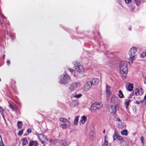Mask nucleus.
Wrapping results in <instances>:
<instances>
[{
  "label": "nucleus",
  "instance_id": "ddd939ff",
  "mask_svg": "<svg viewBox=\"0 0 146 146\" xmlns=\"http://www.w3.org/2000/svg\"><path fill=\"white\" fill-rule=\"evenodd\" d=\"M136 51L137 49L136 48L133 47L130 49L129 52V54H130V55L131 54L135 55V54L136 53Z\"/></svg>",
  "mask_w": 146,
  "mask_h": 146
},
{
  "label": "nucleus",
  "instance_id": "bb28decb",
  "mask_svg": "<svg viewBox=\"0 0 146 146\" xmlns=\"http://www.w3.org/2000/svg\"><path fill=\"white\" fill-rule=\"evenodd\" d=\"M82 96L81 94H80L76 95H72V97L76 98H79Z\"/></svg>",
  "mask_w": 146,
  "mask_h": 146
},
{
  "label": "nucleus",
  "instance_id": "7c9ffc66",
  "mask_svg": "<svg viewBox=\"0 0 146 146\" xmlns=\"http://www.w3.org/2000/svg\"><path fill=\"white\" fill-rule=\"evenodd\" d=\"M135 1L136 5H139L140 3V0H135Z\"/></svg>",
  "mask_w": 146,
  "mask_h": 146
},
{
  "label": "nucleus",
  "instance_id": "b1692460",
  "mask_svg": "<svg viewBox=\"0 0 146 146\" xmlns=\"http://www.w3.org/2000/svg\"><path fill=\"white\" fill-rule=\"evenodd\" d=\"M79 117L78 116H76L75 119L74 121V124L75 125H76L78 124V121L79 119Z\"/></svg>",
  "mask_w": 146,
  "mask_h": 146
},
{
  "label": "nucleus",
  "instance_id": "f3484780",
  "mask_svg": "<svg viewBox=\"0 0 146 146\" xmlns=\"http://www.w3.org/2000/svg\"><path fill=\"white\" fill-rule=\"evenodd\" d=\"M21 141L22 142V144L23 146L26 145L28 143V141L26 137H24L22 138Z\"/></svg>",
  "mask_w": 146,
  "mask_h": 146
},
{
  "label": "nucleus",
  "instance_id": "f257e3e1",
  "mask_svg": "<svg viewBox=\"0 0 146 146\" xmlns=\"http://www.w3.org/2000/svg\"><path fill=\"white\" fill-rule=\"evenodd\" d=\"M119 72L123 79H125L128 72L127 63L126 62L124 61H121L119 65Z\"/></svg>",
  "mask_w": 146,
  "mask_h": 146
},
{
  "label": "nucleus",
  "instance_id": "6ab92c4d",
  "mask_svg": "<svg viewBox=\"0 0 146 146\" xmlns=\"http://www.w3.org/2000/svg\"><path fill=\"white\" fill-rule=\"evenodd\" d=\"M129 60L131 62V63H133V61L135 60V58L136 56V55H132L131 54H129Z\"/></svg>",
  "mask_w": 146,
  "mask_h": 146
},
{
  "label": "nucleus",
  "instance_id": "de8ad7c7",
  "mask_svg": "<svg viewBox=\"0 0 146 146\" xmlns=\"http://www.w3.org/2000/svg\"><path fill=\"white\" fill-rule=\"evenodd\" d=\"M105 129H104V130H103V133H105Z\"/></svg>",
  "mask_w": 146,
  "mask_h": 146
},
{
  "label": "nucleus",
  "instance_id": "37998d69",
  "mask_svg": "<svg viewBox=\"0 0 146 146\" xmlns=\"http://www.w3.org/2000/svg\"><path fill=\"white\" fill-rule=\"evenodd\" d=\"M7 63L8 65H9L10 63V62L9 60L7 61Z\"/></svg>",
  "mask_w": 146,
  "mask_h": 146
},
{
  "label": "nucleus",
  "instance_id": "473e14b6",
  "mask_svg": "<svg viewBox=\"0 0 146 146\" xmlns=\"http://www.w3.org/2000/svg\"><path fill=\"white\" fill-rule=\"evenodd\" d=\"M9 103V108L10 109H12L13 111H14V108L13 106L11 104H10V103Z\"/></svg>",
  "mask_w": 146,
  "mask_h": 146
},
{
  "label": "nucleus",
  "instance_id": "864d4df0",
  "mask_svg": "<svg viewBox=\"0 0 146 146\" xmlns=\"http://www.w3.org/2000/svg\"><path fill=\"white\" fill-rule=\"evenodd\" d=\"M145 104L146 105V102H145Z\"/></svg>",
  "mask_w": 146,
  "mask_h": 146
},
{
  "label": "nucleus",
  "instance_id": "20e7f679",
  "mask_svg": "<svg viewBox=\"0 0 146 146\" xmlns=\"http://www.w3.org/2000/svg\"><path fill=\"white\" fill-rule=\"evenodd\" d=\"M120 103V100L116 96L113 95L111 100V104H115L118 105Z\"/></svg>",
  "mask_w": 146,
  "mask_h": 146
},
{
  "label": "nucleus",
  "instance_id": "9b49d317",
  "mask_svg": "<svg viewBox=\"0 0 146 146\" xmlns=\"http://www.w3.org/2000/svg\"><path fill=\"white\" fill-rule=\"evenodd\" d=\"M111 106L109 109V111L111 113H115L116 111V107L118 106L115 104H110Z\"/></svg>",
  "mask_w": 146,
  "mask_h": 146
},
{
  "label": "nucleus",
  "instance_id": "f704fd0d",
  "mask_svg": "<svg viewBox=\"0 0 146 146\" xmlns=\"http://www.w3.org/2000/svg\"><path fill=\"white\" fill-rule=\"evenodd\" d=\"M0 112L1 114L2 115V114L3 113V110L2 108L0 106Z\"/></svg>",
  "mask_w": 146,
  "mask_h": 146
},
{
  "label": "nucleus",
  "instance_id": "dca6fc26",
  "mask_svg": "<svg viewBox=\"0 0 146 146\" xmlns=\"http://www.w3.org/2000/svg\"><path fill=\"white\" fill-rule=\"evenodd\" d=\"M133 85L132 84L130 83L128 84L127 87L126 88V89L127 91H131L133 90Z\"/></svg>",
  "mask_w": 146,
  "mask_h": 146
},
{
  "label": "nucleus",
  "instance_id": "cd10ccee",
  "mask_svg": "<svg viewBox=\"0 0 146 146\" xmlns=\"http://www.w3.org/2000/svg\"><path fill=\"white\" fill-rule=\"evenodd\" d=\"M28 146H37V144L34 141H31L29 143Z\"/></svg>",
  "mask_w": 146,
  "mask_h": 146
},
{
  "label": "nucleus",
  "instance_id": "39448f33",
  "mask_svg": "<svg viewBox=\"0 0 146 146\" xmlns=\"http://www.w3.org/2000/svg\"><path fill=\"white\" fill-rule=\"evenodd\" d=\"M80 85V83L79 82H74L71 83L69 86L68 89L70 92L74 91L79 85Z\"/></svg>",
  "mask_w": 146,
  "mask_h": 146
},
{
  "label": "nucleus",
  "instance_id": "ea45409f",
  "mask_svg": "<svg viewBox=\"0 0 146 146\" xmlns=\"http://www.w3.org/2000/svg\"><path fill=\"white\" fill-rule=\"evenodd\" d=\"M143 102V101H141V102H140L138 101H136V103L137 104H140V102Z\"/></svg>",
  "mask_w": 146,
  "mask_h": 146
},
{
  "label": "nucleus",
  "instance_id": "09e8293b",
  "mask_svg": "<svg viewBox=\"0 0 146 146\" xmlns=\"http://www.w3.org/2000/svg\"><path fill=\"white\" fill-rule=\"evenodd\" d=\"M144 99H146V94L145 96L144 97Z\"/></svg>",
  "mask_w": 146,
  "mask_h": 146
},
{
  "label": "nucleus",
  "instance_id": "4c0bfd02",
  "mask_svg": "<svg viewBox=\"0 0 146 146\" xmlns=\"http://www.w3.org/2000/svg\"><path fill=\"white\" fill-rule=\"evenodd\" d=\"M68 70L71 73H72L74 71V70L73 69L71 68H69L68 69Z\"/></svg>",
  "mask_w": 146,
  "mask_h": 146
},
{
  "label": "nucleus",
  "instance_id": "603ef678",
  "mask_svg": "<svg viewBox=\"0 0 146 146\" xmlns=\"http://www.w3.org/2000/svg\"><path fill=\"white\" fill-rule=\"evenodd\" d=\"M1 81V79L0 78V82Z\"/></svg>",
  "mask_w": 146,
  "mask_h": 146
},
{
  "label": "nucleus",
  "instance_id": "a19ab883",
  "mask_svg": "<svg viewBox=\"0 0 146 146\" xmlns=\"http://www.w3.org/2000/svg\"><path fill=\"white\" fill-rule=\"evenodd\" d=\"M134 94V93L133 92H132V93L130 95V96H129V98H131L132 96H133V95Z\"/></svg>",
  "mask_w": 146,
  "mask_h": 146
},
{
  "label": "nucleus",
  "instance_id": "5701e85b",
  "mask_svg": "<svg viewBox=\"0 0 146 146\" xmlns=\"http://www.w3.org/2000/svg\"><path fill=\"white\" fill-rule=\"evenodd\" d=\"M72 104L74 106H77L79 104V101L78 100H73L72 102Z\"/></svg>",
  "mask_w": 146,
  "mask_h": 146
},
{
  "label": "nucleus",
  "instance_id": "49530a36",
  "mask_svg": "<svg viewBox=\"0 0 146 146\" xmlns=\"http://www.w3.org/2000/svg\"><path fill=\"white\" fill-rule=\"evenodd\" d=\"M27 131L28 132H31V130L30 129H28L27 130Z\"/></svg>",
  "mask_w": 146,
  "mask_h": 146
},
{
  "label": "nucleus",
  "instance_id": "a878e982",
  "mask_svg": "<svg viewBox=\"0 0 146 146\" xmlns=\"http://www.w3.org/2000/svg\"><path fill=\"white\" fill-rule=\"evenodd\" d=\"M23 125L22 122L21 121H18L17 122V126L19 129H21Z\"/></svg>",
  "mask_w": 146,
  "mask_h": 146
},
{
  "label": "nucleus",
  "instance_id": "6e6552de",
  "mask_svg": "<svg viewBox=\"0 0 146 146\" xmlns=\"http://www.w3.org/2000/svg\"><path fill=\"white\" fill-rule=\"evenodd\" d=\"M38 137L41 141L42 144L47 141V139L46 137L42 134H40L38 135Z\"/></svg>",
  "mask_w": 146,
  "mask_h": 146
},
{
  "label": "nucleus",
  "instance_id": "2eb2a0df",
  "mask_svg": "<svg viewBox=\"0 0 146 146\" xmlns=\"http://www.w3.org/2000/svg\"><path fill=\"white\" fill-rule=\"evenodd\" d=\"M81 119L80 120V123L81 124H83L87 120L86 117L85 115L81 116Z\"/></svg>",
  "mask_w": 146,
  "mask_h": 146
},
{
  "label": "nucleus",
  "instance_id": "e433bc0d",
  "mask_svg": "<svg viewBox=\"0 0 146 146\" xmlns=\"http://www.w3.org/2000/svg\"><path fill=\"white\" fill-rule=\"evenodd\" d=\"M125 3H128L131 1V0H124Z\"/></svg>",
  "mask_w": 146,
  "mask_h": 146
},
{
  "label": "nucleus",
  "instance_id": "f8f14e48",
  "mask_svg": "<svg viewBox=\"0 0 146 146\" xmlns=\"http://www.w3.org/2000/svg\"><path fill=\"white\" fill-rule=\"evenodd\" d=\"M143 93V90L141 88H136L135 90V94L136 95H141Z\"/></svg>",
  "mask_w": 146,
  "mask_h": 146
},
{
  "label": "nucleus",
  "instance_id": "c03bdc74",
  "mask_svg": "<svg viewBox=\"0 0 146 146\" xmlns=\"http://www.w3.org/2000/svg\"><path fill=\"white\" fill-rule=\"evenodd\" d=\"M1 17H2L3 18H4V19H5V17L1 13Z\"/></svg>",
  "mask_w": 146,
  "mask_h": 146
},
{
  "label": "nucleus",
  "instance_id": "4468645a",
  "mask_svg": "<svg viewBox=\"0 0 146 146\" xmlns=\"http://www.w3.org/2000/svg\"><path fill=\"white\" fill-rule=\"evenodd\" d=\"M64 123L65 124H61V127L62 128H66L69 127L71 125V123L70 122H69L68 123Z\"/></svg>",
  "mask_w": 146,
  "mask_h": 146
},
{
  "label": "nucleus",
  "instance_id": "8fccbe9b",
  "mask_svg": "<svg viewBox=\"0 0 146 146\" xmlns=\"http://www.w3.org/2000/svg\"><path fill=\"white\" fill-rule=\"evenodd\" d=\"M129 30H131V27H129Z\"/></svg>",
  "mask_w": 146,
  "mask_h": 146
},
{
  "label": "nucleus",
  "instance_id": "0eeeda50",
  "mask_svg": "<svg viewBox=\"0 0 146 146\" xmlns=\"http://www.w3.org/2000/svg\"><path fill=\"white\" fill-rule=\"evenodd\" d=\"M92 84L91 82L89 81L86 82L83 86V89L85 91L89 90L91 87Z\"/></svg>",
  "mask_w": 146,
  "mask_h": 146
},
{
  "label": "nucleus",
  "instance_id": "a211bd4d",
  "mask_svg": "<svg viewBox=\"0 0 146 146\" xmlns=\"http://www.w3.org/2000/svg\"><path fill=\"white\" fill-rule=\"evenodd\" d=\"M99 80L97 78H94L93 79L91 82V83L92 85H97L99 82Z\"/></svg>",
  "mask_w": 146,
  "mask_h": 146
},
{
  "label": "nucleus",
  "instance_id": "58836bf2",
  "mask_svg": "<svg viewBox=\"0 0 146 146\" xmlns=\"http://www.w3.org/2000/svg\"><path fill=\"white\" fill-rule=\"evenodd\" d=\"M108 139L107 137L106 136H105L104 137V142H108V141H107V139Z\"/></svg>",
  "mask_w": 146,
  "mask_h": 146
},
{
  "label": "nucleus",
  "instance_id": "79ce46f5",
  "mask_svg": "<svg viewBox=\"0 0 146 146\" xmlns=\"http://www.w3.org/2000/svg\"><path fill=\"white\" fill-rule=\"evenodd\" d=\"M10 36H11V38H12V39L13 40V38H15V36H14V35H10Z\"/></svg>",
  "mask_w": 146,
  "mask_h": 146
},
{
  "label": "nucleus",
  "instance_id": "2f4dec72",
  "mask_svg": "<svg viewBox=\"0 0 146 146\" xmlns=\"http://www.w3.org/2000/svg\"><path fill=\"white\" fill-rule=\"evenodd\" d=\"M146 55V52H142L141 54L140 57L141 58H143Z\"/></svg>",
  "mask_w": 146,
  "mask_h": 146
},
{
  "label": "nucleus",
  "instance_id": "aec40b11",
  "mask_svg": "<svg viewBox=\"0 0 146 146\" xmlns=\"http://www.w3.org/2000/svg\"><path fill=\"white\" fill-rule=\"evenodd\" d=\"M131 100L129 99H126L125 100V101L124 102V104L126 106V109H127L128 108V106L129 105V103Z\"/></svg>",
  "mask_w": 146,
  "mask_h": 146
},
{
  "label": "nucleus",
  "instance_id": "412c9836",
  "mask_svg": "<svg viewBox=\"0 0 146 146\" xmlns=\"http://www.w3.org/2000/svg\"><path fill=\"white\" fill-rule=\"evenodd\" d=\"M121 133L123 135L127 136L128 134L127 130L126 129H123L121 131Z\"/></svg>",
  "mask_w": 146,
  "mask_h": 146
},
{
  "label": "nucleus",
  "instance_id": "c756f323",
  "mask_svg": "<svg viewBox=\"0 0 146 146\" xmlns=\"http://www.w3.org/2000/svg\"><path fill=\"white\" fill-rule=\"evenodd\" d=\"M62 143L63 146H66L67 145L66 141L65 140H63L62 141Z\"/></svg>",
  "mask_w": 146,
  "mask_h": 146
},
{
  "label": "nucleus",
  "instance_id": "c85d7f7f",
  "mask_svg": "<svg viewBox=\"0 0 146 146\" xmlns=\"http://www.w3.org/2000/svg\"><path fill=\"white\" fill-rule=\"evenodd\" d=\"M140 139L142 143V145L143 146L144 144V138L143 136H142L141 137Z\"/></svg>",
  "mask_w": 146,
  "mask_h": 146
},
{
  "label": "nucleus",
  "instance_id": "393cba45",
  "mask_svg": "<svg viewBox=\"0 0 146 146\" xmlns=\"http://www.w3.org/2000/svg\"><path fill=\"white\" fill-rule=\"evenodd\" d=\"M60 121L64 123H68L69 121L67 119H65L64 118H61L60 119Z\"/></svg>",
  "mask_w": 146,
  "mask_h": 146
},
{
  "label": "nucleus",
  "instance_id": "72a5a7b5",
  "mask_svg": "<svg viewBox=\"0 0 146 146\" xmlns=\"http://www.w3.org/2000/svg\"><path fill=\"white\" fill-rule=\"evenodd\" d=\"M23 133V130H21L18 133V134L19 135H22Z\"/></svg>",
  "mask_w": 146,
  "mask_h": 146
},
{
  "label": "nucleus",
  "instance_id": "3c124183",
  "mask_svg": "<svg viewBox=\"0 0 146 146\" xmlns=\"http://www.w3.org/2000/svg\"><path fill=\"white\" fill-rule=\"evenodd\" d=\"M5 56V55H4L3 56V58H4V56Z\"/></svg>",
  "mask_w": 146,
  "mask_h": 146
},
{
  "label": "nucleus",
  "instance_id": "1a4fd4ad",
  "mask_svg": "<svg viewBox=\"0 0 146 146\" xmlns=\"http://www.w3.org/2000/svg\"><path fill=\"white\" fill-rule=\"evenodd\" d=\"M111 87L107 84H106V96L107 97H110L111 94L112 92L110 91Z\"/></svg>",
  "mask_w": 146,
  "mask_h": 146
},
{
  "label": "nucleus",
  "instance_id": "9d476101",
  "mask_svg": "<svg viewBox=\"0 0 146 146\" xmlns=\"http://www.w3.org/2000/svg\"><path fill=\"white\" fill-rule=\"evenodd\" d=\"M113 137L114 138V140L115 139V137L119 141L121 142H122L123 140L122 137L119 135L118 132L116 131L115 132V133L113 136Z\"/></svg>",
  "mask_w": 146,
  "mask_h": 146
},
{
  "label": "nucleus",
  "instance_id": "4be33fe9",
  "mask_svg": "<svg viewBox=\"0 0 146 146\" xmlns=\"http://www.w3.org/2000/svg\"><path fill=\"white\" fill-rule=\"evenodd\" d=\"M118 96L120 98H124L123 94L121 90H119V91Z\"/></svg>",
  "mask_w": 146,
  "mask_h": 146
},
{
  "label": "nucleus",
  "instance_id": "7ed1b4c3",
  "mask_svg": "<svg viewBox=\"0 0 146 146\" xmlns=\"http://www.w3.org/2000/svg\"><path fill=\"white\" fill-rule=\"evenodd\" d=\"M74 67L76 71L80 73H83L84 72L85 69L84 67L79 63L75 64Z\"/></svg>",
  "mask_w": 146,
  "mask_h": 146
},
{
  "label": "nucleus",
  "instance_id": "423d86ee",
  "mask_svg": "<svg viewBox=\"0 0 146 146\" xmlns=\"http://www.w3.org/2000/svg\"><path fill=\"white\" fill-rule=\"evenodd\" d=\"M103 107V105L101 103L95 102L91 106V109L93 110H96L98 109H100Z\"/></svg>",
  "mask_w": 146,
  "mask_h": 146
},
{
  "label": "nucleus",
  "instance_id": "a18cd8bd",
  "mask_svg": "<svg viewBox=\"0 0 146 146\" xmlns=\"http://www.w3.org/2000/svg\"><path fill=\"white\" fill-rule=\"evenodd\" d=\"M116 120L117 121H119V122L121 121V120L119 118H117V119Z\"/></svg>",
  "mask_w": 146,
  "mask_h": 146
},
{
  "label": "nucleus",
  "instance_id": "f03ea898",
  "mask_svg": "<svg viewBox=\"0 0 146 146\" xmlns=\"http://www.w3.org/2000/svg\"><path fill=\"white\" fill-rule=\"evenodd\" d=\"M70 80V76L66 73L61 76V78L59 81L60 84H67Z\"/></svg>",
  "mask_w": 146,
  "mask_h": 146
},
{
  "label": "nucleus",
  "instance_id": "c9c22d12",
  "mask_svg": "<svg viewBox=\"0 0 146 146\" xmlns=\"http://www.w3.org/2000/svg\"><path fill=\"white\" fill-rule=\"evenodd\" d=\"M1 141H0V145H2V146H4V144L3 143L2 141V139L1 137Z\"/></svg>",
  "mask_w": 146,
  "mask_h": 146
}]
</instances>
